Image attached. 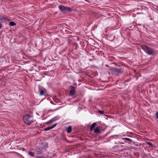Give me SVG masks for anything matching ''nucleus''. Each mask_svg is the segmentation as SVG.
I'll use <instances>...</instances> for the list:
<instances>
[{
	"mask_svg": "<svg viewBox=\"0 0 158 158\" xmlns=\"http://www.w3.org/2000/svg\"><path fill=\"white\" fill-rule=\"evenodd\" d=\"M23 120L24 122L27 125H29L33 122L32 120L31 119L30 115L28 114L23 116Z\"/></svg>",
	"mask_w": 158,
	"mask_h": 158,
	"instance_id": "nucleus-1",
	"label": "nucleus"
},
{
	"mask_svg": "<svg viewBox=\"0 0 158 158\" xmlns=\"http://www.w3.org/2000/svg\"><path fill=\"white\" fill-rule=\"evenodd\" d=\"M59 8L63 12H71L73 10L72 8L69 7H65L63 6L60 5L59 6Z\"/></svg>",
	"mask_w": 158,
	"mask_h": 158,
	"instance_id": "nucleus-2",
	"label": "nucleus"
},
{
	"mask_svg": "<svg viewBox=\"0 0 158 158\" xmlns=\"http://www.w3.org/2000/svg\"><path fill=\"white\" fill-rule=\"evenodd\" d=\"M141 48L146 52L148 54H152L154 52L153 50L152 49L146 46H142Z\"/></svg>",
	"mask_w": 158,
	"mask_h": 158,
	"instance_id": "nucleus-3",
	"label": "nucleus"
},
{
	"mask_svg": "<svg viewBox=\"0 0 158 158\" xmlns=\"http://www.w3.org/2000/svg\"><path fill=\"white\" fill-rule=\"evenodd\" d=\"M58 118L56 117H54V118L50 120L49 121L47 122L46 123L47 124H49L53 122H54L56 121L57 119Z\"/></svg>",
	"mask_w": 158,
	"mask_h": 158,
	"instance_id": "nucleus-4",
	"label": "nucleus"
},
{
	"mask_svg": "<svg viewBox=\"0 0 158 158\" xmlns=\"http://www.w3.org/2000/svg\"><path fill=\"white\" fill-rule=\"evenodd\" d=\"M75 93V90L73 87H72V89L70 91V94L71 96H73Z\"/></svg>",
	"mask_w": 158,
	"mask_h": 158,
	"instance_id": "nucleus-5",
	"label": "nucleus"
},
{
	"mask_svg": "<svg viewBox=\"0 0 158 158\" xmlns=\"http://www.w3.org/2000/svg\"><path fill=\"white\" fill-rule=\"evenodd\" d=\"M35 152L38 154H40L42 153L43 151L42 149L39 148H37L35 149Z\"/></svg>",
	"mask_w": 158,
	"mask_h": 158,
	"instance_id": "nucleus-6",
	"label": "nucleus"
},
{
	"mask_svg": "<svg viewBox=\"0 0 158 158\" xmlns=\"http://www.w3.org/2000/svg\"><path fill=\"white\" fill-rule=\"evenodd\" d=\"M94 132L96 134H98L100 132V129L98 127H96L94 130Z\"/></svg>",
	"mask_w": 158,
	"mask_h": 158,
	"instance_id": "nucleus-7",
	"label": "nucleus"
},
{
	"mask_svg": "<svg viewBox=\"0 0 158 158\" xmlns=\"http://www.w3.org/2000/svg\"><path fill=\"white\" fill-rule=\"evenodd\" d=\"M96 123H93L90 127V130L91 131L93 130V129L95 127L96 125Z\"/></svg>",
	"mask_w": 158,
	"mask_h": 158,
	"instance_id": "nucleus-8",
	"label": "nucleus"
},
{
	"mask_svg": "<svg viewBox=\"0 0 158 158\" xmlns=\"http://www.w3.org/2000/svg\"><path fill=\"white\" fill-rule=\"evenodd\" d=\"M72 128L71 126H69L67 128L66 130L67 132L68 133H69L71 132L72 131Z\"/></svg>",
	"mask_w": 158,
	"mask_h": 158,
	"instance_id": "nucleus-9",
	"label": "nucleus"
},
{
	"mask_svg": "<svg viewBox=\"0 0 158 158\" xmlns=\"http://www.w3.org/2000/svg\"><path fill=\"white\" fill-rule=\"evenodd\" d=\"M45 93V90L43 89H41L40 91V95H43Z\"/></svg>",
	"mask_w": 158,
	"mask_h": 158,
	"instance_id": "nucleus-10",
	"label": "nucleus"
},
{
	"mask_svg": "<svg viewBox=\"0 0 158 158\" xmlns=\"http://www.w3.org/2000/svg\"><path fill=\"white\" fill-rule=\"evenodd\" d=\"M122 139L125 140L127 141H129L130 142H132V140L131 139H130L128 138H122Z\"/></svg>",
	"mask_w": 158,
	"mask_h": 158,
	"instance_id": "nucleus-11",
	"label": "nucleus"
},
{
	"mask_svg": "<svg viewBox=\"0 0 158 158\" xmlns=\"http://www.w3.org/2000/svg\"><path fill=\"white\" fill-rule=\"evenodd\" d=\"M122 69H114V70L116 71L118 73H120L122 72Z\"/></svg>",
	"mask_w": 158,
	"mask_h": 158,
	"instance_id": "nucleus-12",
	"label": "nucleus"
},
{
	"mask_svg": "<svg viewBox=\"0 0 158 158\" xmlns=\"http://www.w3.org/2000/svg\"><path fill=\"white\" fill-rule=\"evenodd\" d=\"M6 19L5 17H3L2 16L0 17V20L2 21H5L6 20Z\"/></svg>",
	"mask_w": 158,
	"mask_h": 158,
	"instance_id": "nucleus-13",
	"label": "nucleus"
},
{
	"mask_svg": "<svg viewBox=\"0 0 158 158\" xmlns=\"http://www.w3.org/2000/svg\"><path fill=\"white\" fill-rule=\"evenodd\" d=\"M10 26H14L16 25V23H14V22H10Z\"/></svg>",
	"mask_w": 158,
	"mask_h": 158,
	"instance_id": "nucleus-14",
	"label": "nucleus"
},
{
	"mask_svg": "<svg viewBox=\"0 0 158 158\" xmlns=\"http://www.w3.org/2000/svg\"><path fill=\"white\" fill-rule=\"evenodd\" d=\"M28 154L31 156H34V153L31 152H29Z\"/></svg>",
	"mask_w": 158,
	"mask_h": 158,
	"instance_id": "nucleus-15",
	"label": "nucleus"
},
{
	"mask_svg": "<svg viewBox=\"0 0 158 158\" xmlns=\"http://www.w3.org/2000/svg\"><path fill=\"white\" fill-rule=\"evenodd\" d=\"M51 129V127H48L46 128L45 129V131H48Z\"/></svg>",
	"mask_w": 158,
	"mask_h": 158,
	"instance_id": "nucleus-16",
	"label": "nucleus"
},
{
	"mask_svg": "<svg viewBox=\"0 0 158 158\" xmlns=\"http://www.w3.org/2000/svg\"><path fill=\"white\" fill-rule=\"evenodd\" d=\"M56 125H57V124H54L52 126L50 127L51 128V129L55 127L56 126Z\"/></svg>",
	"mask_w": 158,
	"mask_h": 158,
	"instance_id": "nucleus-17",
	"label": "nucleus"
},
{
	"mask_svg": "<svg viewBox=\"0 0 158 158\" xmlns=\"http://www.w3.org/2000/svg\"><path fill=\"white\" fill-rule=\"evenodd\" d=\"M147 143L148 145H149L150 146H152V145H153L152 144V143H151L150 142H147Z\"/></svg>",
	"mask_w": 158,
	"mask_h": 158,
	"instance_id": "nucleus-18",
	"label": "nucleus"
},
{
	"mask_svg": "<svg viewBox=\"0 0 158 158\" xmlns=\"http://www.w3.org/2000/svg\"><path fill=\"white\" fill-rule=\"evenodd\" d=\"M156 118L158 119V112H157L156 113Z\"/></svg>",
	"mask_w": 158,
	"mask_h": 158,
	"instance_id": "nucleus-19",
	"label": "nucleus"
},
{
	"mask_svg": "<svg viewBox=\"0 0 158 158\" xmlns=\"http://www.w3.org/2000/svg\"><path fill=\"white\" fill-rule=\"evenodd\" d=\"M99 112L100 113L102 114H103L104 113V112L103 111L99 110Z\"/></svg>",
	"mask_w": 158,
	"mask_h": 158,
	"instance_id": "nucleus-20",
	"label": "nucleus"
},
{
	"mask_svg": "<svg viewBox=\"0 0 158 158\" xmlns=\"http://www.w3.org/2000/svg\"><path fill=\"white\" fill-rule=\"evenodd\" d=\"M2 28V24L0 22V29Z\"/></svg>",
	"mask_w": 158,
	"mask_h": 158,
	"instance_id": "nucleus-21",
	"label": "nucleus"
},
{
	"mask_svg": "<svg viewBox=\"0 0 158 158\" xmlns=\"http://www.w3.org/2000/svg\"><path fill=\"white\" fill-rule=\"evenodd\" d=\"M38 158H45L44 157H39Z\"/></svg>",
	"mask_w": 158,
	"mask_h": 158,
	"instance_id": "nucleus-22",
	"label": "nucleus"
}]
</instances>
